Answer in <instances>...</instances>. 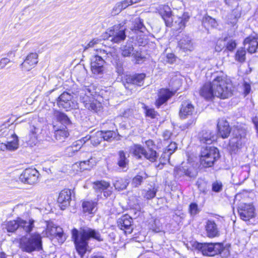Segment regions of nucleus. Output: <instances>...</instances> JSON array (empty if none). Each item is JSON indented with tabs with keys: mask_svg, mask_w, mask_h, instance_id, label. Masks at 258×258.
Returning a JSON list of instances; mask_svg holds the SVG:
<instances>
[{
	"mask_svg": "<svg viewBox=\"0 0 258 258\" xmlns=\"http://www.w3.org/2000/svg\"><path fill=\"white\" fill-rule=\"evenodd\" d=\"M72 234L76 250L81 255L86 253L89 239L93 238L98 241L103 240L98 231L88 227H82L79 230L74 228Z\"/></svg>",
	"mask_w": 258,
	"mask_h": 258,
	"instance_id": "f257e3e1",
	"label": "nucleus"
},
{
	"mask_svg": "<svg viewBox=\"0 0 258 258\" xmlns=\"http://www.w3.org/2000/svg\"><path fill=\"white\" fill-rule=\"evenodd\" d=\"M214 77L212 84L215 96L221 99H226L231 97L233 94V87L226 76L220 74L214 75Z\"/></svg>",
	"mask_w": 258,
	"mask_h": 258,
	"instance_id": "f03ea898",
	"label": "nucleus"
},
{
	"mask_svg": "<svg viewBox=\"0 0 258 258\" xmlns=\"http://www.w3.org/2000/svg\"><path fill=\"white\" fill-rule=\"evenodd\" d=\"M159 13L164 20L166 25L168 27L173 26L177 30L183 29L186 23L188 21L189 17L187 14H183L181 17L174 18L172 17L171 11L168 6H162L159 10Z\"/></svg>",
	"mask_w": 258,
	"mask_h": 258,
	"instance_id": "7ed1b4c3",
	"label": "nucleus"
},
{
	"mask_svg": "<svg viewBox=\"0 0 258 258\" xmlns=\"http://www.w3.org/2000/svg\"><path fill=\"white\" fill-rule=\"evenodd\" d=\"M78 92L80 100L83 103L86 108L94 112H97L100 110L101 105L93 96L95 92L93 86L85 85Z\"/></svg>",
	"mask_w": 258,
	"mask_h": 258,
	"instance_id": "20e7f679",
	"label": "nucleus"
},
{
	"mask_svg": "<svg viewBox=\"0 0 258 258\" xmlns=\"http://www.w3.org/2000/svg\"><path fill=\"white\" fill-rule=\"evenodd\" d=\"M42 237L38 233L32 234L29 237L23 236L20 239V248L23 251L31 253L42 249Z\"/></svg>",
	"mask_w": 258,
	"mask_h": 258,
	"instance_id": "39448f33",
	"label": "nucleus"
},
{
	"mask_svg": "<svg viewBox=\"0 0 258 258\" xmlns=\"http://www.w3.org/2000/svg\"><path fill=\"white\" fill-rule=\"evenodd\" d=\"M220 157L219 150L213 146L202 147L200 155V162L204 167H211Z\"/></svg>",
	"mask_w": 258,
	"mask_h": 258,
	"instance_id": "423d86ee",
	"label": "nucleus"
},
{
	"mask_svg": "<svg viewBox=\"0 0 258 258\" xmlns=\"http://www.w3.org/2000/svg\"><path fill=\"white\" fill-rule=\"evenodd\" d=\"M246 132L241 125L234 126L232 130V138L229 141L230 149L235 153L245 142Z\"/></svg>",
	"mask_w": 258,
	"mask_h": 258,
	"instance_id": "0eeeda50",
	"label": "nucleus"
},
{
	"mask_svg": "<svg viewBox=\"0 0 258 258\" xmlns=\"http://www.w3.org/2000/svg\"><path fill=\"white\" fill-rule=\"evenodd\" d=\"M125 29L123 25H115L107 30L103 36L104 39L114 43H119L125 39Z\"/></svg>",
	"mask_w": 258,
	"mask_h": 258,
	"instance_id": "6e6552de",
	"label": "nucleus"
},
{
	"mask_svg": "<svg viewBox=\"0 0 258 258\" xmlns=\"http://www.w3.org/2000/svg\"><path fill=\"white\" fill-rule=\"evenodd\" d=\"M195 247L204 255L209 256L221 253L223 250V245L219 243H197Z\"/></svg>",
	"mask_w": 258,
	"mask_h": 258,
	"instance_id": "1a4fd4ad",
	"label": "nucleus"
},
{
	"mask_svg": "<svg viewBox=\"0 0 258 258\" xmlns=\"http://www.w3.org/2000/svg\"><path fill=\"white\" fill-rule=\"evenodd\" d=\"M72 95L64 92L57 99V105L60 108L68 111L72 109L76 108L77 104L76 102L73 100Z\"/></svg>",
	"mask_w": 258,
	"mask_h": 258,
	"instance_id": "9d476101",
	"label": "nucleus"
},
{
	"mask_svg": "<svg viewBox=\"0 0 258 258\" xmlns=\"http://www.w3.org/2000/svg\"><path fill=\"white\" fill-rule=\"evenodd\" d=\"M39 173L35 168H27L20 176V180L24 183L34 184L38 180Z\"/></svg>",
	"mask_w": 258,
	"mask_h": 258,
	"instance_id": "9b49d317",
	"label": "nucleus"
},
{
	"mask_svg": "<svg viewBox=\"0 0 258 258\" xmlns=\"http://www.w3.org/2000/svg\"><path fill=\"white\" fill-rule=\"evenodd\" d=\"M134 154L138 156L139 158L141 157V155L151 162L156 161L158 157V155L156 151L150 148V149H145L141 145H137L134 150Z\"/></svg>",
	"mask_w": 258,
	"mask_h": 258,
	"instance_id": "f8f14e48",
	"label": "nucleus"
},
{
	"mask_svg": "<svg viewBox=\"0 0 258 258\" xmlns=\"http://www.w3.org/2000/svg\"><path fill=\"white\" fill-rule=\"evenodd\" d=\"M105 60L101 57L93 56L91 59V69L92 73L96 77H100L104 71Z\"/></svg>",
	"mask_w": 258,
	"mask_h": 258,
	"instance_id": "ddd939ff",
	"label": "nucleus"
},
{
	"mask_svg": "<svg viewBox=\"0 0 258 258\" xmlns=\"http://www.w3.org/2000/svg\"><path fill=\"white\" fill-rule=\"evenodd\" d=\"M145 76V74L143 73L126 76L125 79V82L124 84L125 87L132 90L133 88H130L131 86H142L144 84Z\"/></svg>",
	"mask_w": 258,
	"mask_h": 258,
	"instance_id": "4468645a",
	"label": "nucleus"
},
{
	"mask_svg": "<svg viewBox=\"0 0 258 258\" xmlns=\"http://www.w3.org/2000/svg\"><path fill=\"white\" fill-rule=\"evenodd\" d=\"M238 211L241 219L244 221L249 220L254 216V208L251 205L241 204L238 207Z\"/></svg>",
	"mask_w": 258,
	"mask_h": 258,
	"instance_id": "2eb2a0df",
	"label": "nucleus"
},
{
	"mask_svg": "<svg viewBox=\"0 0 258 258\" xmlns=\"http://www.w3.org/2000/svg\"><path fill=\"white\" fill-rule=\"evenodd\" d=\"M173 174L176 178H179L184 175L192 178L197 176V172L193 167L185 166L175 167Z\"/></svg>",
	"mask_w": 258,
	"mask_h": 258,
	"instance_id": "dca6fc26",
	"label": "nucleus"
},
{
	"mask_svg": "<svg viewBox=\"0 0 258 258\" xmlns=\"http://www.w3.org/2000/svg\"><path fill=\"white\" fill-rule=\"evenodd\" d=\"M71 200V191L69 189L62 190L59 193L57 202L61 210H64L70 205Z\"/></svg>",
	"mask_w": 258,
	"mask_h": 258,
	"instance_id": "f3484780",
	"label": "nucleus"
},
{
	"mask_svg": "<svg viewBox=\"0 0 258 258\" xmlns=\"http://www.w3.org/2000/svg\"><path fill=\"white\" fill-rule=\"evenodd\" d=\"M19 222V233L22 234L30 233L34 227L35 221L33 219L24 220L18 218Z\"/></svg>",
	"mask_w": 258,
	"mask_h": 258,
	"instance_id": "a211bd4d",
	"label": "nucleus"
},
{
	"mask_svg": "<svg viewBox=\"0 0 258 258\" xmlns=\"http://www.w3.org/2000/svg\"><path fill=\"white\" fill-rule=\"evenodd\" d=\"M241 16V9L235 8L233 9L232 13L228 15L227 17V23L232 27L233 33L237 30L238 25L237 22L238 18ZM231 36L234 35V33L231 34Z\"/></svg>",
	"mask_w": 258,
	"mask_h": 258,
	"instance_id": "6ab92c4d",
	"label": "nucleus"
},
{
	"mask_svg": "<svg viewBox=\"0 0 258 258\" xmlns=\"http://www.w3.org/2000/svg\"><path fill=\"white\" fill-rule=\"evenodd\" d=\"M133 219L128 215H123L118 220V226L125 233H131L133 230Z\"/></svg>",
	"mask_w": 258,
	"mask_h": 258,
	"instance_id": "aec40b11",
	"label": "nucleus"
},
{
	"mask_svg": "<svg viewBox=\"0 0 258 258\" xmlns=\"http://www.w3.org/2000/svg\"><path fill=\"white\" fill-rule=\"evenodd\" d=\"M218 135L223 139L227 138L230 133L231 129L228 122L224 118L218 120L217 123Z\"/></svg>",
	"mask_w": 258,
	"mask_h": 258,
	"instance_id": "412c9836",
	"label": "nucleus"
},
{
	"mask_svg": "<svg viewBox=\"0 0 258 258\" xmlns=\"http://www.w3.org/2000/svg\"><path fill=\"white\" fill-rule=\"evenodd\" d=\"M195 112V107L189 101H183L179 111V116L181 118L185 119L191 116Z\"/></svg>",
	"mask_w": 258,
	"mask_h": 258,
	"instance_id": "4be33fe9",
	"label": "nucleus"
},
{
	"mask_svg": "<svg viewBox=\"0 0 258 258\" xmlns=\"http://www.w3.org/2000/svg\"><path fill=\"white\" fill-rule=\"evenodd\" d=\"M103 138V131H91L90 134L86 136L84 139L86 141L90 140L91 144L94 146H97L102 142Z\"/></svg>",
	"mask_w": 258,
	"mask_h": 258,
	"instance_id": "5701e85b",
	"label": "nucleus"
},
{
	"mask_svg": "<svg viewBox=\"0 0 258 258\" xmlns=\"http://www.w3.org/2000/svg\"><path fill=\"white\" fill-rule=\"evenodd\" d=\"M207 236L209 238H214L219 236V231L217 224L213 220H208L205 225Z\"/></svg>",
	"mask_w": 258,
	"mask_h": 258,
	"instance_id": "b1692460",
	"label": "nucleus"
},
{
	"mask_svg": "<svg viewBox=\"0 0 258 258\" xmlns=\"http://www.w3.org/2000/svg\"><path fill=\"white\" fill-rule=\"evenodd\" d=\"M38 62V54L36 53H31L27 55L21 66L26 71H29Z\"/></svg>",
	"mask_w": 258,
	"mask_h": 258,
	"instance_id": "393cba45",
	"label": "nucleus"
},
{
	"mask_svg": "<svg viewBox=\"0 0 258 258\" xmlns=\"http://www.w3.org/2000/svg\"><path fill=\"white\" fill-rule=\"evenodd\" d=\"M200 94L201 96L207 100L211 99L215 97L212 82L206 83L203 85L200 91Z\"/></svg>",
	"mask_w": 258,
	"mask_h": 258,
	"instance_id": "a878e982",
	"label": "nucleus"
},
{
	"mask_svg": "<svg viewBox=\"0 0 258 258\" xmlns=\"http://www.w3.org/2000/svg\"><path fill=\"white\" fill-rule=\"evenodd\" d=\"M47 233L50 236L57 237L61 239L63 235L62 229L59 226H57L52 222L48 223L46 229Z\"/></svg>",
	"mask_w": 258,
	"mask_h": 258,
	"instance_id": "bb28decb",
	"label": "nucleus"
},
{
	"mask_svg": "<svg viewBox=\"0 0 258 258\" xmlns=\"http://www.w3.org/2000/svg\"><path fill=\"white\" fill-rule=\"evenodd\" d=\"M244 45L245 46L248 45L247 50L250 53H255L258 47V42L257 39L252 36L247 37L244 39Z\"/></svg>",
	"mask_w": 258,
	"mask_h": 258,
	"instance_id": "cd10ccee",
	"label": "nucleus"
},
{
	"mask_svg": "<svg viewBox=\"0 0 258 258\" xmlns=\"http://www.w3.org/2000/svg\"><path fill=\"white\" fill-rule=\"evenodd\" d=\"M172 95V93L168 89H162L159 93V97L156 101V105L159 107L164 104Z\"/></svg>",
	"mask_w": 258,
	"mask_h": 258,
	"instance_id": "c85d7f7f",
	"label": "nucleus"
},
{
	"mask_svg": "<svg viewBox=\"0 0 258 258\" xmlns=\"http://www.w3.org/2000/svg\"><path fill=\"white\" fill-rule=\"evenodd\" d=\"M178 46L183 51H191L194 49L191 39L188 36H185L180 40Z\"/></svg>",
	"mask_w": 258,
	"mask_h": 258,
	"instance_id": "c756f323",
	"label": "nucleus"
},
{
	"mask_svg": "<svg viewBox=\"0 0 258 258\" xmlns=\"http://www.w3.org/2000/svg\"><path fill=\"white\" fill-rule=\"evenodd\" d=\"M201 142L210 144L215 141L216 137L211 131H203L199 135Z\"/></svg>",
	"mask_w": 258,
	"mask_h": 258,
	"instance_id": "7c9ffc66",
	"label": "nucleus"
},
{
	"mask_svg": "<svg viewBox=\"0 0 258 258\" xmlns=\"http://www.w3.org/2000/svg\"><path fill=\"white\" fill-rule=\"evenodd\" d=\"M81 141L74 143L71 146L68 147L64 150V154L68 157L75 155L81 148Z\"/></svg>",
	"mask_w": 258,
	"mask_h": 258,
	"instance_id": "2f4dec72",
	"label": "nucleus"
},
{
	"mask_svg": "<svg viewBox=\"0 0 258 258\" xmlns=\"http://www.w3.org/2000/svg\"><path fill=\"white\" fill-rule=\"evenodd\" d=\"M117 165L123 171H126L128 164V160L127 159L125 153L123 151L118 152V158L117 159Z\"/></svg>",
	"mask_w": 258,
	"mask_h": 258,
	"instance_id": "473e14b6",
	"label": "nucleus"
},
{
	"mask_svg": "<svg viewBox=\"0 0 258 258\" xmlns=\"http://www.w3.org/2000/svg\"><path fill=\"white\" fill-rule=\"evenodd\" d=\"M54 115L56 118L57 121L66 127L67 126L71 125V121L65 113L55 110L54 112Z\"/></svg>",
	"mask_w": 258,
	"mask_h": 258,
	"instance_id": "72a5a7b5",
	"label": "nucleus"
},
{
	"mask_svg": "<svg viewBox=\"0 0 258 258\" xmlns=\"http://www.w3.org/2000/svg\"><path fill=\"white\" fill-rule=\"evenodd\" d=\"M177 146L175 142H171L166 148L161 156V158L165 159V161L169 160L171 155L176 150Z\"/></svg>",
	"mask_w": 258,
	"mask_h": 258,
	"instance_id": "f704fd0d",
	"label": "nucleus"
},
{
	"mask_svg": "<svg viewBox=\"0 0 258 258\" xmlns=\"http://www.w3.org/2000/svg\"><path fill=\"white\" fill-rule=\"evenodd\" d=\"M133 25V26L132 27L131 29L136 32H144L146 30V27L143 24V21L139 17H137L134 19Z\"/></svg>",
	"mask_w": 258,
	"mask_h": 258,
	"instance_id": "c9c22d12",
	"label": "nucleus"
},
{
	"mask_svg": "<svg viewBox=\"0 0 258 258\" xmlns=\"http://www.w3.org/2000/svg\"><path fill=\"white\" fill-rule=\"evenodd\" d=\"M121 53L123 57L130 56L134 51V48L132 43L127 42L120 47Z\"/></svg>",
	"mask_w": 258,
	"mask_h": 258,
	"instance_id": "e433bc0d",
	"label": "nucleus"
},
{
	"mask_svg": "<svg viewBox=\"0 0 258 258\" xmlns=\"http://www.w3.org/2000/svg\"><path fill=\"white\" fill-rule=\"evenodd\" d=\"M148 177L147 174L145 172H141L136 176H135L132 182V184L134 187H138L141 184L143 181Z\"/></svg>",
	"mask_w": 258,
	"mask_h": 258,
	"instance_id": "4c0bfd02",
	"label": "nucleus"
},
{
	"mask_svg": "<svg viewBox=\"0 0 258 258\" xmlns=\"http://www.w3.org/2000/svg\"><path fill=\"white\" fill-rule=\"evenodd\" d=\"M74 73L77 80L80 82H83L87 76L86 70L84 67L76 68Z\"/></svg>",
	"mask_w": 258,
	"mask_h": 258,
	"instance_id": "58836bf2",
	"label": "nucleus"
},
{
	"mask_svg": "<svg viewBox=\"0 0 258 258\" xmlns=\"http://www.w3.org/2000/svg\"><path fill=\"white\" fill-rule=\"evenodd\" d=\"M6 228L8 232H14L17 231L19 233V222H18V218L15 220L8 222L6 225Z\"/></svg>",
	"mask_w": 258,
	"mask_h": 258,
	"instance_id": "ea45409f",
	"label": "nucleus"
},
{
	"mask_svg": "<svg viewBox=\"0 0 258 258\" xmlns=\"http://www.w3.org/2000/svg\"><path fill=\"white\" fill-rule=\"evenodd\" d=\"M129 182L127 179L123 178H118L113 183L115 188L118 190H122L125 189L128 185Z\"/></svg>",
	"mask_w": 258,
	"mask_h": 258,
	"instance_id": "a19ab883",
	"label": "nucleus"
},
{
	"mask_svg": "<svg viewBox=\"0 0 258 258\" xmlns=\"http://www.w3.org/2000/svg\"><path fill=\"white\" fill-rule=\"evenodd\" d=\"M7 146H8V150L14 151L18 148V139L17 136L15 134L12 135V139L7 142Z\"/></svg>",
	"mask_w": 258,
	"mask_h": 258,
	"instance_id": "79ce46f5",
	"label": "nucleus"
},
{
	"mask_svg": "<svg viewBox=\"0 0 258 258\" xmlns=\"http://www.w3.org/2000/svg\"><path fill=\"white\" fill-rule=\"evenodd\" d=\"M69 133L65 129H59L55 131L54 137L56 140L60 142L63 141L67 137H68Z\"/></svg>",
	"mask_w": 258,
	"mask_h": 258,
	"instance_id": "37998d69",
	"label": "nucleus"
},
{
	"mask_svg": "<svg viewBox=\"0 0 258 258\" xmlns=\"http://www.w3.org/2000/svg\"><path fill=\"white\" fill-rule=\"evenodd\" d=\"M96 203L93 201H85L83 203L82 207L84 212L91 213L96 206Z\"/></svg>",
	"mask_w": 258,
	"mask_h": 258,
	"instance_id": "c03bdc74",
	"label": "nucleus"
},
{
	"mask_svg": "<svg viewBox=\"0 0 258 258\" xmlns=\"http://www.w3.org/2000/svg\"><path fill=\"white\" fill-rule=\"evenodd\" d=\"M37 129L33 126L31 129L30 133L29 135V139L27 141L28 144L31 145H35L37 142Z\"/></svg>",
	"mask_w": 258,
	"mask_h": 258,
	"instance_id": "a18cd8bd",
	"label": "nucleus"
},
{
	"mask_svg": "<svg viewBox=\"0 0 258 258\" xmlns=\"http://www.w3.org/2000/svg\"><path fill=\"white\" fill-rule=\"evenodd\" d=\"M202 23L205 27H206L207 26L215 27L217 26L215 19L209 16H205L203 18Z\"/></svg>",
	"mask_w": 258,
	"mask_h": 258,
	"instance_id": "49530a36",
	"label": "nucleus"
},
{
	"mask_svg": "<svg viewBox=\"0 0 258 258\" xmlns=\"http://www.w3.org/2000/svg\"><path fill=\"white\" fill-rule=\"evenodd\" d=\"M110 186V183L104 180L98 181L95 182L94 188L99 191L106 189Z\"/></svg>",
	"mask_w": 258,
	"mask_h": 258,
	"instance_id": "de8ad7c7",
	"label": "nucleus"
},
{
	"mask_svg": "<svg viewBox=\"0 0 258 258\" xmlns=\"http://www.w3.org/2000/svg\"><path fill=\"white\" fill-rule=\"evenodd\" d=\"M245 54L246 51L244 48H241L237 50L235 55V60L240 62H244L245 60Z\"/></svg>",
	"mask_w": 258,
	"mask_h": 258,
	"instance_id": "09e8293b",
	"label": "nucleus"
},
{
	"mask_svg": "<svg viewBox=\"0 0 258 258\" xmlns=\"http://www.w3.org/2000/svg\"><path fill=\"white\" fill-rule=\"evenodd\" d=\"M103 138L104 141H110L116 137V133L113 131H103Z\"/></svg>",
	"mask_w": 258,
	"mask_h": 258,
	"instance_id": "8fccbe9b",
	"label": "nucleus"
},
{
	"mask_svg": "<svg viewBox=\"0 0 258 258\" xmlns=\"http://www.w3.org/2000/svg\"><path fill=\"white\" fill-rule=\"evenodd\" d=\"M143 107L145 110L146 115L148 117H150L152 118H154L156 116V112L154 109L150 108L147 106L143 104Z\"/></svg>",
	"mask_w": 258,
	"mask_h": 258,
	"instance_id": "3c124183",
	"label": "nucleus"
},
{
	"mask_svg": "<svg viewBox=\"0 0 258 258\" xmlns=\"http://www.w3.org/2000/svg\"><path fill=\"white\" fill-rule=\"evenodd\" d=\"M150 229L156 232H159L161 231L162 228L158 220H154L153 224H151Z\"/></svg>",
	"mask_w": 258,
	"mask_h": 258,
	"instance_id": "603ef678",
	"label": "nucleus"
},
{
	"mask_svg": "<svg viewBox=\"0 0 258 258\" xmlns=\"http://www.w3.org/2000/svg\"><path fill=\"white\" fill-rule=\"evenodd\" d=\"M91 160H92V158H90V159L86 161H81L79 163L80 166V170L81 171L90 169V168L91 167V166L90 165Z\"/></svg>",
	"mask_w": 258,
	"mask_h": 258,
	"instance_id": "864d4df0",
	"label": "nucleus"
},
{
	"mask_svg": "<svg viewBox=\"0 0 258 258\" xmlns=\"http://www.w3.org/2000/svg\"><path fill=\"white\" fill-rule=\"evenodd\" d=\"M198 205L196 203H191L189 207V212L191 215L195 216L199 212Z\"/></svg>",
	"mask_w": 258,
	"mask_h": 258,
	"instance_id": "5fc2aeb1",
	"label": "nucleus"
},
{
	"mask_svg": "<svg viewBox=\"0 0 258 258\" xmlns=\"http://www.w3.org/2000/svg\"><path fill=\"white\" fill-rule=\"evenodd\" d=\"M156 192V189L154 188L150 189L146 192L144 197L148 200L151 199L155 197Z\"/></svg>",
	"mask_w": 258,
	"mask_h": 258,
	"instance_id": "6e6d98bb",
	"label": "nucleus"
},
{
	"mask_svg": "<svg viewBox=\"0 0 258 258\" xmlns=\"http://www.w3.org/2000/svg\"><path fill=\"white\" fill-rule=\"evenodd\" d=\"M222 183L221 181H216L212 184V190L215 192H220L222 189Z\"/></svg>",
	"mask_w": 258,
	"mask_h": 258,
	"instance_id": "4d7b16f0",
	"label": "nucleus"
},
{
	"mask_svg": "<svg viewBox=\"0 0 258 258\" xmlns=\"http://www.w3.org/2000/svg\"><path fill=\"white\" fill-rule=\"evenodd\" d=\"M99 53V54L96 55L95 56L101 57L102 59L104 60L108 58H109L110 56H112V53L111 52H107L105 50H100Z\"/></svg>",
	"mask_w": 258,
	"mask_h": 258,
	"instance_id": "13d9d810",
	"label": "nucleus"
},
{
	"mask_svg": "<svg viewBox=\"0 0 258 258\" xmlns=\"http://www.w3.org/2000/svg\"><path fill=\"white\" fill-rule=\"evenodd\" d=\"M236 43L235 40L230 39L228 41L226 44V48L229 51H233L236 47Z\"/></svg>",
	"mask_w": 258,
	"mask_h": 258,
	"instance_id": "bf43d9fd",
	"label": "nucleus"
},
{
	"mask_svg": "<svg viewBox=\"0 0 258 258\" xmlns=\"http://www.w3.org/2000/svg\"><path fill=\"white\" fill-rule=\"evenodd\" d=\"M136 60V63H140V61L143 60L144 57L142 56L141 52L136 51V52L134 51L132 55Z\"/></svg>",
	"mask_w": 258,
	"mask_h": 258,
	"instance_id": "052dcab7",
	"label": "nucleus"
},
{
	"mask_svg": "<svg viewBox=\"0 0 258 258\" xmlns=\"http://www.w3.org/2000/svg\"><path fill=\"white\" fill-rule=\"evenodd\" d=\"M100 40L98 39H93L90 41L86 46H84V50H86L89 48L93 47L95 45L100 42Z\"/></svg>",
	"mask_w": 258,
	"mask_h": 258,
	"instance_id": "680f3d73",
	"label": "nucleus"
},
{
	"mask_svg": "<svg viewBox=\"0 0 258 258\" xmlns=\"http://www.w3.org/2000/svg\"><path fill=\"white\" fill-rule=\"evenodd\" d=\"M122 10V7H121L120 4L118 3L116 4L115 7L113 8L112 14L113 15H116L119 14Z\"/></svg>",
	"mask_w": 258,
	"mask_h": 258,
	"instance_id": "e2e57ef3",
	"label": "nucleus"
},
{
	"mask_svg": "<svg viewBox=\"0 0 258 258\" xmlns=\"http://www.w3.org/2000/svg\"><path fill=\"white\" fill-rule=\"evenodd\" d=\"M196 122V119L192 118L190 120H189L186 123L183 124L182 125V128L183 130L188 128L192 124H194Z\"/></svg>",
	"mask_w": 258,
	"mask_h": 258,
	"instance_id": "0e129e2a",
	"label": "nucleus"
},
{
	"mask_svg": "<svg viewBox=\"0 0 258 258\" xmlns=\"http://www.w3.org/2000/svg\"><path fill=\"white\" fill-rule=\"evenodd\" d=\"M11 62V61L8 58H2L0 60V67L4 68Z\"/></svg>",
	"mask_w": 258,
	"mask_h": 258,
	"instance_id": "69168bd1",
	"label": "nucleus"
},
{
	"mask_svg": "<svg viewBox=\"0 0 258 258\" xmlns=\"http://www.w3.org/2000/svg\"><path fill=\"white\" fill-rule=\"evenodd\" d=\"M172 133L169 131L166 130L163 132L162 136L165 141L168 140L170 139L171 136L172 135Z\"/></svg>",
	"mask_w": 258,
	"mask_h": 258,
	"instance_id": "338daca9",
	"label": "nucleus"
},
{
	"mask_svg": "<svg viewBox=\"0 0 258 258\" xmlns=\"http://www.w3.org/2000/svg\"><path fill=\"white\" fill-rule=\"evenodd\" d=\"M121 6L122 7V9H125L128 6L132 5L131 0H124L121 2L119 3Z\"/></svg>",
	"mask_w": 258,
	"mask_h": 258,
	"instance_id": "774afa93",
	"label": "nucleus"
}]
</instances>
